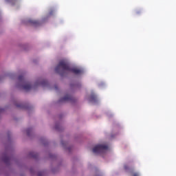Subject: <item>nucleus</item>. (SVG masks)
I'll list each match as a JSON object with an SVG mask.
<instances>
[{
  "mask_svg": "<svg viewBox=\"0 0 176 176\" xmlns=\"http://www.w3.org/2000/svg\"><path fill=\"white\" fill-rule=\"evenodd\" d=\"M41 85L42 86H47V85H48L47 80H43V81L41 82Z\"/></svg>",
  "mask_w": 176,
  "mask_h": 176,
  "instance_id": "6e6552de",
  "label": "nucleus"
},
{
  "mask_svg": "<svg viewBox=\"0 0 176 176\" xmlns=\"http://www.w3.org/2000/svg\"><path fill=\"white\" fill-rule=\"evenodd\" d=\"M18 80H19L21 83H25L23 85V90L28 91V90H31V89H32V85H31V84L28 82H25V80H24V76H19L18 78Z\"/></svg>",
  "mask_w": 176,
  "mask_h": 176,
  "instance_id": "7ed1b4c3",
  "label": "nucleus"
},
{
  "mask_svg": "<svg viewBox=\"0 0 176 176\" xmlns=\"http://www.w3.org/2000/svg\"><path fill=\"white\" fill-rule=\"evenodd\" d=\"M30 23L32 24V25H34V27H38L39 25V21H30Z\"/></svg>",
  "mask_w": 176,
  "mask_h": 176,
  "instance_id": "423d86ee",
  "label": "nucleus"
},
{
  "mask_svg": "<svg viewBox=\"0 0 176 176\" xmlns=\"http://www.w3.org/2000/svg\"><path fill=\"white\" fill-rule=\"evenodd\" d=\"M7 1H14V0H7Z\"/></svg>",
  "mask_w": 176,
  "mask_h": 176,
  "instance_id": "2eb2a0df",
  "label": "nucleus"
},
{
  "mask_svg": "<svg viewBox=\"0 0 176 176\" xmlns=\"http://www.w3.org/2000/svg\"><path fill=\"white\" fill-rule=\"evenodd\" d=\"M3 161L4 162V163H9V162L10 161V158L9 157H4L3 158Z\"/></svg>",
  "mask_w": 176,
  "mask_h": 176,
  "instance_id": "0eeeda50",
  "label": "nucleus"
},
{
  "mask_svg": "<svg viewBox=\"0 0 176 176\" xmlns=\"http://www.w3.org/2000/svg\"><path fill=\"white\" fill-rule=\"evenodd\" d=\"M136 14H140V11H136Z\"/></svg>",
  "mask_w": 176,
  "mask_h": 176,
  "instance_id": "4468645a",
  "label": "nucleus"
},
{
  "mask_svg": "<svg viewBox=\"0 0 176 176\" xmlns=\"http://www.w3.org/2000/svg\"><path fill=\"white\" fill-rule=\"evenodd\" d=\"M17 108H24L23 104H16Z\"/></svg>",
  "mask_w": 176,
  "mask_h": 176,
  "instance_id": "f8f14e48",
  "label": "nucleus"
},
{
  "mask_svg": "<svg viewBox=\"0 0 176 176\" xmlns=\"http://www.w3.org/2000/svg\"><path fill=\"white\" fill-rule=\"evenodd\" d=\"M65 71H68L69 72H72L73 74H75L76 75H79V74H82V70L77 69V68H73L71 69L69 67V65H68V63L65 60H60L58 65L55 68V72L57 74H60V75L63 76L64 75V73Z\"/></svg>",
  "mask_w": 176,
  "mask_h": 176,
  "instance_id": "f257e3e1",
  "label": "nucleus"
},
{
  "mask_svg": "<svg viewBox=\"0 0 176 176\" xmlns=\"http://www.w3.org/2000/svg\"><path fill=\"white\" fill-rule=\"evenodd\" d=\"M32 131L31 129H28L26 130V133H27V135H30V131Z\"/></svg>",
  "mask_w": 176,
  "mask_h": 176,
  "instance_id": "9b49d317",
  "label": "nucleus"
},
{
  "mask_svg": "<svg viewBox=\"0 0 176 176\" xmlns=\"http://www.w3.org/2000/svg\"><path fill=\"white\" fill-rule=\"evenodd\" d=\"M91 101L96 102V100H97V97L95 95H92L90 98Z\"/></svg>",
  "mask_w": 176,
  "mask_h": 176,
  "instance_id": "1a4fd4ad",
  "label": "nucleus"
},
{
  "mask_svg": "<svg viewBox=\"0 0 176 176\" xmlns=\"http://www.w3.org/2000/svg\"><path fill=\"white\" fill-rule=\"evenodd\" d=\"M30 156H31L32 157H34V159H36V154H34V153H30Z\"/></svg>",
  "mask_w": 176,
  "mask_h": 176,
  "instance_id": "9d476101",
  "label": "nucleus"
},
{
  "mask_svg": "<svg viewBox=\"0 0 176 176\" xmlns=\"http://www.w3.org/2000/svg\"><path fill=\"white\" fill-rule=\"evenodd\" d=\"M38 176H43V173L42 172H40L38 173Z\"/></svg>",
  "mask_w": 176,
  "mask_h": 176,
  "instance_id": "ddd939ff",
  "label": "nucleus"
},
{
  "mask_svg": "<svg viewBox=\"0 0 176 176\" xmlns=\"http://www.w3.org/2000/svg\"><path fill=\"white\" fill-rule=\"evenodd\" d=\"M124 170L126 171H129L131 176H140V173L138 172H134V170L129 167L127 165H124Z\"/></svg>",
  "mask_w": 176,
  "mask_h": 176,
  "instance_id": "20e7f679",
  "label": "nucleus"
},
{
  "mask_svg": "<svg viewBox=\"0 0 176 176\" xmlns=\"http://www.w3.org/2000/svg\"><path fill=\"white\" fill-rule=\"evenodd\" d=\"M56 129H57V126L56 127Z\"/></svg>",
  "mask_w": 176,
  "mask_h": 176,
  "instance_id": "dca6fc26",
  "label": "nucleus"
},
{
  "mask_svg": "<svg viewBox=\"0 0 176 176\" xmlns=\"http://www.w3.org/2000/svg\"><path fill=\"white\" fill-rule=\"evenodd\" d=\"M67 101H74V98L70 95H66L59 100V102H67Z\"/></svg>",
  "mask_w": 176,
  "mask_h": 176,
  "instance_id": "39448f33",
  "label": "nucleus"
},
{
  "mask_svg": "<svg viewBox=\"0 0 176 176\" xmlns=\"http://www.w3.org/2000/svg\"><path fill=\"white\" fill-rule=\"evenodd\" d=\"M105 151H108V146L104 144L96 145L93 148L94 153H104Z\"/></svg>",
  "mask_w": 176,
  "mask_h": 176,
  "instance_id": "f03ea898",
  "label": "nucleus"
}]
</instances>
